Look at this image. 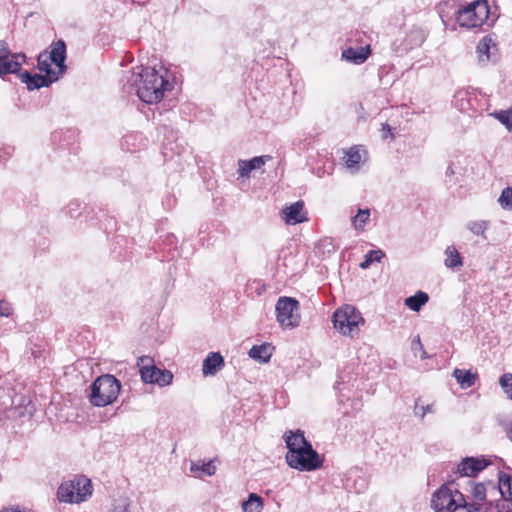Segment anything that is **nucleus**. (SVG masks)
<instances>
[{"instance_id": "13", "label": "nucleus", "mask_w": 512, "mask_h": 512, "mask_svg": "<svg viewBox=\"0 0 512 512\" xmlns=\"http://www.w3.org/2000/svg\"><path fill=\"white\" fill-rule=\"evenodd\" d=\"M51 52L49 59L52 63H54L60 70V72H64L66 70L65 60H66V44L65 41L59 39L52 43Z\"/></svg>"}, {"instance_id": "28", "label": "nucleus", "mask_w": 512, "mask_h": 512, "mask_svg": "<svg viewBox=\"0 0 512 512\" xmlns=\"http://www.w3.org/2000/svg\"><path fill=\"white\" fill-rule=\"evenodd\" d=\"M495 500L490 499L488 504H477V503H466L462 512H494L495 511Z\"/></svg>"}, {"instance_id": "40", "label": "nucleus", "mask_w": 512, "mask_h": 512, "mask_svg": "<svg viewBox=\"0 0 512 512\" xmlns=\"http://www.w3.org/2000/svg\"><path fill=\"white\" fill-rule=\"evenodd\" d=\"M417 349H419L421 351V354H420L421 359H426L428 357L425 350L423 349V346H422L419 336L417 337V339L413 340V342H412V350L414 351L415 355H417V352H416Z\"/></svg>"}, {"instance_id": "34", "label": "nucleus", "mask_w": 512, "mask_h": 512, "mask_svg": "<svg viewBox=\"0 0 512 512\" xmlns=\"http://www.w3.org/2000/svg\"><path fill=\"white\" fill-rule=\"evenodd\" d=\"M499 383L507 397L512 400V374H503L500 377Z\"/></svg>"}, {"instance_id": "46", "label": "nucleus", "mask_w": 512, "mask_h": 512, "mask_svg": "<svg viewBox=\"0 0 512 512\" xmlns=\"http://www.w3.org/2000/svg\"><path fill=\"white\" fill-rule=\"evenodd\" d=\"M9 308L5 305L3 301H0V316H9Z\"/></svg>"}, {"instance_id": "9", "label": "nucleus", "mask_w": 512, "mask_h": 512, "mask_svg": "<svg viewBox=\"0 0 512 512\" xmlns=\"http://www.w3.org/2000/svg\"><path fill=\"white\" fill-rule=\"evenodd\" d=\"M149 357H140L137 365L139 366L140 376L143 382L157 384L160 387L168 386L172 383L173 374L167 369H160L151 363Z\"/></svg>"}, {"instance_id": "3", "label": "nucleus", "mask_w": 512, "mask_h": 512, "mask_svg": "<svg viewBox=\"0 0 512 512\" xmlns=\"http://www.w3.org/2000/svg\"><path fill=\"white\" fill-rule=\"evenodd\" d=\"M442 484L431 498V508L435 512H462L467 501L464 495L456 488H452L455 478Z\"/></svg>"}, {"instance_id": "5", "label": "nucleus", "mask_w": 512, "mask_h": 512, "mask_svg": "<svg viewBox=\"0 0 512 512\" xmlns=\"http://www.w3.org/2000/svg\"><path fill=\"white\" fill-rule=\"evenodd\" d=\"M473 502L477 504H488L490 499H496L497 495L500 498L509 499L512 501V476L499 475L498 484L492 481L484 483H474L471 491Z\"/></svg>"}, {"instance_id": "10", "label": "nucleus", "mask_w": 512, "mask_h": 512, "mask_svg": "<svg viewBox=\"0 0 512 512\" xmlns=\"http://www.w3.org/2000/svg\"><path fill=\"white\" fill-rule=\"evenodd\" d=\"M490 462L485 458L465 457L453 471L452 478L475 477L484 470Z\"/></svg>"}, {"instance_id": "17", "label": "nucleus", "mask_w": 512, "mask_h": 512, "mask_svg": "<svg viewBox=\"0 0 512 512\" xmlns=\"http://www.w3.org/2000/svg\"><path fill=\"white\" fill-rule=\"evenodd\" d=\"M79 495L75 492V486L71 481L63 482L57 490V497L60 502L80 503L81 497H78Z\"/></svg>"}, {"instance_id": "8", "label": "nucleus", "mask_w": 512, "mask_h": 512, "mask_svg": "<svg viewBox=\"0 0 512 512\" xmlns=\"http://www.w3.org/2000/svg\"><path fill=\"white\" fill-rule=\"evenodd\" d=\"M304 450L299 452H287V464L294 469L300 471H313L322 466V459L313 449L312 445H306Z\"/></svg>"}, {"instance_id": "29", "label": "nucleus", "mask_w": 512, "mask_h": 512, "mask_svg": "<svg viewBox=\"0 0 512 512\" xmlns=\"http://www.w3.org/2000/svg\"><path fill=\"white\" fill-rule=\"evenodd\" d=\"M370 219V210L368 208L359 209L357 214L352 217V224L356 230L363 231L365 225Z\"/></svg>"}, {"instance_id": "18", "label": "nucleus", "mask_w": 512, "mask_h": 512, "mask_svg": "<svg viewBox=\"0 0 512 512\" xmlns=\"http://www.w3.org/2000/svg\"><path fill=\"white\" fill-rule=\"evenodd\" d=\"M285 442L288 452H299L304 450L302 447L311 445V443L306 440L301 430H296L295 432L290 431L289 434L285 436Z\"/></svg>"}, {"instance_id": "42", "label": "nucleus", "mask_w": 512, "mask_h": 512, "mask_svg": "<svg viewBox=\"0 0 512 512\" xmlns=\"http://www.w3.org/2000/svg\"><path fill=\"white\" fill-rule=\"evenodd\" d=\"M505 501H510V500L504 499V498H499L498 500H495V511L494 512H510V511H504Z\"/></svg>"}, {"instance_id": "4", "label": "nucleus", "mask_w": 512, "mask_h": 512, "mask_svg": "<svg viewBox=\"0 0 512 512\" xmlns=\"http://www.w3.org/2000/svg\"><path fill=\"white\" fill-rule=\"evenodd\" d=\"M120 390L121 383L114 375H101L91 385L89 401L93 406L105 407L118 398Z\"/></svg>"}, {"instance_id": "27", "label": "nucleus", "mask_w": 512, "mask_h": 512, "mask_svg": "<svg viewBox=\"0 0 512 512\" xmlns=\"http://www.w3.org/2000/svg\"><path fill=\"white\" fill-rule=\"evenodd\" d=\"M445 255L446 267L454 269L463 265L462 258L454 246H448L445 250Z\"/></svg>"}, {"instance_id": "45", "label": "nucleus", "mask_w": 512, "mask_h": 512, "mask_svg": "<svg viewBox=\"0 0 512 512\" xmlns=\"http://www.w3.org/2000/svg\"><path fill=\"white\" fill-rule=\"evenodd\" d=\"M10 57L13 58L16 61L22 62V65L24 63H26V59H27L26 55L24 53H21V52L20 53H12L11 52Z\"/></svg>"}, {"instance_id": "49", "label": "nucleus", "mask_w": 512, "mask_h": 512, "mask_svg": "<svg viewBox=\"0 0 512 512\" xmlns=\"http://www.w3.org/2000/svg\"><path fill=\"white\" fill-rule=\"evenodd\" d=\"M411 35H415L417 39V44H421L424 40L423 34L421 31H413Z\"/></svg>"}, {"instance_id": "6", "label": "nucleus", "mask_w": 512, "mask_h": 512, "mask_svg": "<svg viewBox=\"0 0 512 512\" xmlns=\"http://www.w3.org/2000/svg\"><path fill=\"white\" fill-rule=\"evenodd\" d=\"M333 325L344 336H353L359 331V325L364 324L361 313L352 305H344L333 314Z\"/></svg>"}, {"instance_id": "43", "label": "nucleus", "mask_w": 512, "mask_h": 512, "mask_svg": "<svg viewBox=\"0 0 512 512\" xmlns=\"http://www.w3.org/2000/svg\"><path fill=\"white\" fill-rule=\"evenodd\" d=\"M78 207L79 205L78 204H74V203H70L69 206H68V211L67 213L71 216V217H78V215L80 213H76L77 210H78Z\"/></svg>"}, {"instance_id": "32", "label": "nucleus", "mask_w": 512, "mask_h": 512, "mask_svg": "<svg viewBox=\"0 0 512 512\" xmlns=\"http://www.w3.org/2000/svg\"><path fill=\"white\" fill-rule=\"evenodd\" d=\"M498 202L503 209H512V187H506L502 190Z\"/></svg>"}, {"instance_id": "47", "label": "nucleus", "mask_w": 512, "mask_h": 512, "mask_svg": "<svg viewBox=\"0 0 512 512\" xmlns=\"http://www.w3.org/2000/svg\"><path fill=\"white\" fill-rule=\"evenodd\" d=\"M382 132H383L384 139H386L388 137L386 132L391 136V138H393V135L391 134V127L387 123L382 124Z\"/></svg>"}, {"instance_id": "30", "label": "nucleus", "mask_w": 512, "mask_h": 512, "mask_svg": "<svg viewBox=\"0 0 512 512\" xmlns=\"http://www.w3.org/2000/svg\"><path fill=\"white\" fill-rule=\"evenodd\" d=\"M384 257L385 253L382 250H370L366 253L364 261H362L359 266L362 269H367L372 263L380 262Z\"/></svg>"}, {"instance_id": "26", "label": "nucleus", "mask_w": 512, "mask_h": 512, "mask_svg": "<svg viewBox=\"0 0 512 512\" xmlns=\"http://www.w3.org/2000/svg\"><path fill=\"white\" fill-rule=\"evenodd\" d=\"M244 512H261L263 509V499L256 493H251L248 499L242 504Z\"/></svg>"}, {"instance_id": "19", "label": "nucleus", "mask_w": 512, "mask_h": 512, "mask_svg": "<svg viewBox=\"0 0 512 512\" xmlns=\"http://www.w3.org/2000/svg\"><path fill=\"white\" fill-rule=\"evenodd\" d=\"M10 55L5 54L0 58V78L3 80L8 74L19 73L22 67V62L14 60Z\"/></svg>"}, {"instance_id": "52", "label": "nucleus", "mask_w": 512, "mask_h": 512, "mask_svg": "<svg viewBox=\"0 0 512 512\" xmlns=\"http://www.w3.org/2000/svg\"><path fill=\"white\" fill-rule=\"evenodd\" d=\"M70 481H71V483H73V484H74V486H75V492H79L81 485H79V486H78V485H76V483H78V477H77V478H75V479H73V480H70Z\"/></svg>"}, {"instance_id": "12", "label": "nucleus", "mask_w": 512, "mask_h": 512, "mask_svg": "<svg viewBox=\"0 0 512 512\" xmlns=\"http://www.w3.org/2000/svg\"><path fill=\"white\" fill-rule=\"evenodd\" d=\"M304 203L299 200L282 210L284 220L287 224H298L307 220L303 214Z\"/></svg>"}, {"instance_id": "38", "label": "nucleus", "mask_w": 512, "mask_h": 512, "mask_svg": "<svg viewBox=\"0 0 512 512\" xmlns=\"http://www.w3.org/2000/svg\"><path fill=\"white\" fill-rule=\"evenodd\" d=\"M494 116L496 119L499 120V122L501 124L505 125L509 129L512 128V121H511V116H510L509 111H507V110L496 111L494 113Z\"/></svg>"}, {"instance_id": "44", "label": "nucleus", "mask_w": 512, "mask_h": 512, "mask_svg": "<svg viewBox=\"0 0 512 512\" xmlns=\"http://www.w3.org/2000/svg\"><path fill=\"white\" fill-rule=\"evenodd\" d=\"M5 54H10V49L6 41L0 40V58Z\"/></svg>"}, {"instance_id": "24", "label": "nucleus", "mask_w": 512, "mask_h": 512, "mask_svg": "<svg viewBox=\"0 0 512 512\" xmlns=\"http://www.w3.org/2000/svg\"><path fill=\"white\" fill-rule=\"evenodd\" d=\"M476 98L473 97L469 92H459L456 95V106L462 112H469L475 110L473 102Z\"/></svg>"}, {"instance_id": "37", "label": "nucleus", "mask_w": 512, "mask_h": 512, "mask_svg": "<svg viewBox=\"0 0 512 512\" xmlns=\"http://www.w3.org/2000/svg\"><path fill=\"white\" fill-rule=\"evenodd\" d=\"M361 161V155L358 150L351 148L346 153V166L349 168L355 167Z\"/></svg>"}, {"instance_id": "51", "label": "nucleus", "mask_w": 512, "mask_h": 512, "mask_svg": "<svg viewBox=\"0 0 512 512\" xmlns=\"http://www.w3.org/2000/svg\"><path fill=\"white\" fill-rule=\"evenodd\" d=\"M113 512H128V505H124L123 507H117Z\"/></svg>"}, {"instance_id": "15", "label": "nucleus", "mask_w": 512, "mask_h": 512, "mask_svg": "<svg viewBox=\"0 0 512 512\" xmlns=\"http://www.w3.org/2000/svg\"><path fill=\"white\" fill-rule=\"evenodd\" d=\"M271 156L269 155H263V156H256L253 157L250 160H239L238 162V174L241 177H248L250 172L255 169L261 168L267 160H270Z\"/></svg>"}, {"instance_id": "20", "label": "nucleus", "mask_w": 512, "mask_h": 512, "mask_svg": "<svg viewBox=\"0 0 512 512\" xmlns=\"http://www.w3.org/2000/svg\"><path fill=\"white\" fill-rule=\"evenodd\" d=\"M453 376L459 385L464 389L472 387L478 377L477 373H473L471 370H464L460 368L454 369Z\"/></svg>"}, {"instance_id": "14", "label": "nucleus", "mask_w": 512, "mask_h": 512, "mask_svg": "<svg viewBox=\"0 0 512 512\" xmlns=\"http://www.w3.org/2000/svg\"><path fill=\"white\" fill-rule=\"evenodd\" d=\"M371 53L369 45L360 46L356 48L349 47L342 52V58L353 64L364 63Z\"/></svg>"}, {"instance_id": "39", "label": "nucleus", "mask_w": 512, "mask_h": 512, "mask_svg": "<svg viewBox=\"0 0 512 512\" xmlns=\"http://www.w3.org/2000/svg\"><path fill=\"white\" fill-rule=\"evenodd\" d=\"M181 148L178 145L173 146L172 143H164L162 154L165 158H173L174 154L180 155Z\"/></svg>"}, {"instance_id": "36", "label": "nucleus", "mask_w": 512, "mask_h": 512, "mask_svg": "<svg viewBox=\"0 0 512 512\" xmlns=\"http://www.w3.org/2000/svg\"><path fill=\"white\" fill-rule=\"evenodd\" d=\"M43 56H44V54H40L37 58L38 69L42 72H45L46 73L45 76L56 77L54 70L51 68L50 63L48 62V59L43 58Z\"/></svg>"}, {"instance_id": "21", "label": "nucleus", "mask_w": 512, "mask_h": 512, "mask_svg": "<svg viewBox=\"0 0 512 512\" xmlns=\"http://www.w3.org/2000/svg\"><path fill=\"white\" fill-rule=\"evenodd\" d=\"M272 350L273 347L268 343L254 345L249 351V356L255 360H259L265 363L270 360L272 356Z\"/></svg>"}, {"instance_id": "11", "label": "nucleus", "mask_w": 512, "mask_h": 512, "mask_svg": "<svg viewBox=\"0 0 512 512\" xmlns=\"http://www.w3.org/2000/svg\"><path fill=\"white\" fill-rule=\"evenodd\" d=\"M496 43L490 36H484L476 46V53L479 63L486 65L495 63L498 59Z\"/></svg>"}, {"instance_id": "53", "label": "nucleus", "mask_w": 512, "mask_h": 512, "mask_svg": "<svg viewBox=\"0 0 512 512\" xmlns=\"http://www.w3.org/2000/svg\"><path fill=\"white\" fill-rule=\"evenodd\" d=\"M131 138H133V137H132V136H127V137H125L124 142H125V143H129V140H130Z\"/></svg>"}, {"instance_id": "48", "label": "nucleus", "mask_w": 512, "mask_h": 512, "mask_svg": "<svg viewBox=\"0 0 512 512\" xmlns=\"http://www.w3.org/2000/svg\"><path fill=\"white\" fill-rule=\"evenodd\" d=\"M20 410H21V408H16V407H15V408H11V409H9V411H8V413H9V417H13V416H15L16 414H17L18 416H23V413H22V411H20Z\"/></svg>"}, {"instance_id": "41", "label": "nucleus", "mask_w": 512, "mask_h": 512, "mask_svg": "<svg viewBox=\"0 0 512 512\" xmlns=\"http://www.w3.org/2000/svg\"><path fill=\"white\" fill-rule=\"evenodd\" d=\"M17 75L19 76L20 80L22 83H25L26 86L28 87V83L31 82L32 80V75L29 71L27 70H24L22 71V69L20 70L19 73H17Z\"/></svg>"}, {"instance_id": "16", "label": "nucleus", "mask_w": 512, "mask_h": 512, "mask_svg": "<svg viewBox=\"0 0 512 512\" xmlns=\"http://www.w3.org/2000/svg\"><path fill=\"white\" fill-rule=\"evenodd\" d=\"M224 366V358L219 352H210L203 361L204 375H215Z\"/></svg>"}, {"instance_id": "7", "label": "nucleus", "mask_w": 512, "mask_h": 512, "mask_svg": "<svg viewBox=\"0 0 512 512\" xmlns=\"http://www.w3.org/2000/svg\"><path fill=\"white\" fill-rule=\"evenodd\" d=\"M276 319L284 329H293L300 324L299 302L292 297L282 296L277 300Z\"/></svg>"}, {"instance_id": "2", "label": "nucleus", "mask_w": 512, "mask_h": 512, "mask_svg": "<svg viewBox=\"0 0 512 512\" xmlns=\"http://www.w3.org/2000/svg\"><path fill=\"white\" fill-rule=\"evenodd\" d=\"M496 16L491 13L487 0H475L458 9L456 21L461 27L468 29L481 27L484 24L492 26Z\"/></svg>"}, {"instance_id": "1", "label": "nucleus", "mask_w": 512, "mask_h": 512, "mask_svg": "<svg viewBox=\"0 0 512 512\" xmlns=\"http://www.w3.org/2000/svg\"><path fill=\"white\" fill-rule=\"evenodd\" d=\"M132 83L139 99L147 104L159 102L172 84L155 68L145 67L132 74Z\"/></svg>"}, {"instance_id": "31", "label": "nucleus", "mask_w": 512, "mask_h": 512, "mask_svg": "<svg viewBox=\"0 0 512 512\" xmlns=\"http://www.w3.org/2000/svg\"><path fill=\"white\" fill-rule=\"evenodd\" d=\"M76 485H81L79 490V496L81 497V502L85 500V498L92 494V484L91 480L86 477H78V483Z\"/></svg>"}, {"instance_id": "33", "label": "nucleus", "mask_w": 512, "mask_h": 512, "mask_svg": "<svg viewBox=\"0 0 512 512\" xmlns=\"http://www.w3.org/2000/svg\"><path fill=\"white\" fill-rule=\"evenodd\" d=\"M488 222L485 220L470 221L467 223V229L474 235H484L487 230Z\"/></svg>"}, {"instance_id": "23", "label": "nucleus", "mask_w": 512, "mask_h": 512, "mask_svg": "<svg viewBox=\"0 0 512 512\" xmlns=\"http://www.w3.org/2000/svg\"><path fill=\"white\" fill-rule=\"evenodd\" d=\"M429 300L426 292L417 291L414 295L405 299V305L412 311L418 312Z\"/></svg>"}, {"instance_id": "22", "label": "nucleus", "mask_w": 512, "mask_h": 512, "mask_svg": "<svg viewBox=\"0 0 512 512\" xmlns=\"http://www.w3.org/2000/svg\"><path fill=\"white\" fill-rule=\"evenodd\" d=\"M190 471L196 477L213 476L216 473V466L213 464L212 460L203 463L192 461Z\"/></svg>"}, {"instance_id": "35", "label": "nucleus", "mask_w": 512, "mask_h": 512, "mask_svg": "<svg viewBox=\"0 0 512 512\" xmlns=\"http://www.w3.org/2000/svg\"><path fill=\"white\" fill-rule=\"evenodd\" d=\"M433 404L420 405V399L416 400L414 406V415L423 419L427 413H433Z\"/></svg>"}, {"instance_id": "25", "label": "nucleus", "mask_w": 512, "mask_h": 512, "mask_svg": "<svg viewBox=\"0 0 512 512\" xmlns=\"http://www.w3.org/2000/svg\"><path fill=\"white\" fill-rule=\"evenodd\" d=\"M58 80V77L45 76L41 74H33L32 80L28 83V90L32 91L43 87H48L51 83Z\"/></svg>"}, {"instance_id": "50", "label": "nucleus", "mask_w": 512, "mask_h": 512, "mask_svg": "<svg viewBox=\"0 0 512 512\" xmlns=\"http://www.w3.org/2000/svg\"><path fill=\"white\" fill-rule=\"evenodd\" d=\"M454 174H455V171H454V168H453V164L451 163L447 167L446 176L450 177V176H453Z\"/></svg>"}]
</instances>
